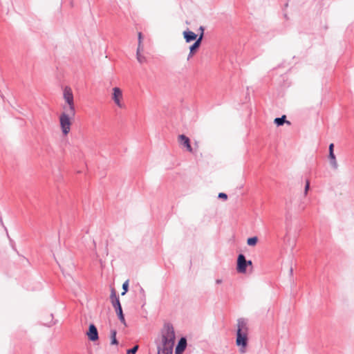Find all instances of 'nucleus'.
Segmentation results:
<instances>
[{
  "label": "nucleus",
  "mask_w": 354,
  "mask_h": 354,
  "mask_svg": "<svg viewBox=\"0 0 354 354\" xmlns=\"http://www.w3.org/2000/svg\"><path fill=\"white\" fill-rule=\"evenodd\" d=\"M328 158H329V161H330V164L331 167L334 169H337V167H338V164H337V162L336 160V157H335V153H329L328 154Z\"/></svg>",
  "instance_id": "f8f14e48"
},
{
  "label": "nucleus",
  "mask_w": 354,
  "mask_h": 354,
  "mask_svg": "<svg viewBox=\"0 0 354 354\" xmlns=\"http://www.w3.org/2000/svg\"><path fill=\"white\" fill-rule=\"evenodd\" d=\"M74 283L76 284L77 288H80V283L78 282H76L74 281Z\"/></svg>",
  "instance_id": "bb28decb"
},
{
  "label": "nucleus",
  "mask_w": 354,
  "mask_h": 354,
  "mask_svg": "<svg viewBox=\"0 0 354 354\" xmlns=\"http://www.w3.org/2000/svg\"><path fill=\"white\" fill-rule=\"evenodd\" d=\"M54 324V323H52L50 324H48V326H50L51 325Z\"/></svg>",
  "instance_id": "c85d7f7f"
},
{
  "label": "nucleus",
  "mask_w": 354,
  "mask_h": 354,
  "mask_svg": "<svg viewBox=\"0 0 354 354\" xmlns=\"http://www.w3.org/2000/svg\"><path fill=\"white\" fill-rule=\"evenodd\" d=\"M199 29H200V31H201V32H203V33L204 32V28L203 26H201Z\"/></svg>",
  "instance_id": "a878e982"
},
{
  "label": "nucleus",
  "mask_w": 354,
  "mask_h": 354,
  "mask_svg": "<svg viewBox=\"0 0 354 354\" xmlns=\"http://www.w3.org/2000/svg\"><path fill=\"white\" fill-rule=\"evenodd\" d=\"M218 197L219 198H223L224 200H226L227 198V195L225 193H219Z\"/></svg>",
  "instance_id": "5701e85b"
},
{
  "label": "nucleus",
  "mask_w": 354,
  "mask_h": 354,
  "mask_svg": "<svg viewBox=\"0 0 354 354\" xmlns=\"http://www.w3.org/2000/svg\"><path fill=\"white\" fill-rule=\"evenodd\" d=\"M290 273L291 274L292 273V268L290 269Z\"/></svg>",
  "instance_id": "c756f323"
},
{
  "label": "nucleus",
  "mask_w": 354,
  "mask_h": 354,
  "mask_svg": "<svg viewBox=\"0 0 354 354\" xmlns=\"http://www.w3.org/2000/svg\"><path fill=\"white\" fill-rule=\"evenodd\" d=\"M216 283H221V279H217V280H216Z\"/></svg>",
  "instance_id": "cd10ccee"
},
{
  "label": "nucleus",
  "mask_w": 354,
  "mask_h": 354,
  "mask_svg": "<svg viewBox=\"0 0 354 354\" xmlns=\"http://www.w3.org/2000/svg\"><path fill=\"white\" fill-rule=\"evenodd\" d=\"M138 48L140 50H143V46L142 44V32H139L138 34Z\"/></svg>",
  "instance_id": "f3484780"
},
{
  "label": "nucleus",
  "mask_w": 354,
  "mask_h": 354,
  "mask_svg": "<svg viewBox=\"0 0 354 354\" xmlns=\"http://www.w3.org/2000/svg\"><path fill=\"white\" fill-rule=\"evenodd\" d=\"M75 115V113H70L69 111H64L59 115L60 128L63 135L66 136L71 131V119Z\"/></svg>",
  "instance_id": "7ed1b4c3"
},
{
  "label": "nucleus",
  "mask_w": 354,
  "mask_h": 354,
  "mask_svg": "<svg viewBox=\"0 0 354 354\" xmlns=\"http://www.w3.org/2000/svg\"><path fill=\"white\" fill-rule=\"evenodd\" d=\"M246 263L247 260L245 259V256L243 254H240L237 258L236 266V270L239 273L244 274L246 272Z\"/></svg>",
  "instance_id": "0eeeda50"
},
{
  "label": "nucleus",
  "mask_w": 354,
  "mask_h": 354,
  "mask_svg": "<svg viewBox=\"0 0 354 354\" xmlns=\"http://www.w3.org/2000/svg\"><path fill=\"white\" fill-rule=\"evenodd\" d=\"M333 149H334V144L333 143L330 144L329 147H328L329 153H334Z\"/></svg>",
  "instance_id": "b1692460"
},
{
  "label": "nucleus",
  "mask_w": 354,
  "mask_h": 354,
  "mask_svg": "<svg viewBox=\"0 0 354 354\" xmlns=\"http://www.w3.org/2000/svg\"><path fill=\"white\" fill-rule=\"evenodd\" d=\"M128 288L129 281L127 280L122 284L123 292L121 293L122 295H124L127 293V292L128 291Z\"/></svg>",
  "instance_id": "6ab92c4d"
},
{
  "label": "nucleus",
  "mask_w": 354,
  "mask_h": 354,
  "mask_svg": "<svg viewBox=\"0 0 354 354\" xmlns=\"http://www.w3.org/2000/svg\"><path fill=\"white\" fill-rule=\"evenodd\" d=\"M257 241H258L257 237L253 236V237H250V238L248 239L247 243L248 245L253 246L257 244Z\"/></svg>",
  "instance_id": "a211bd4d"
},
{
  "label": "nucleus",
  "mask_w": 354,
  "mask_h": 354,
  "mask_svg": "<svg viewBox=\"0 0 354 354\" xmlns=\"http://www.w3.org/2000/svg\"><path fill=\"white\" fill-rule=\"evenodd\" d=\"M116 334H117V332L115 330H111V344H118V342L116 339Z\"/></svg>",
  "instance_id": "dca6fc26"
},
{
  "label": "nucleus",
  "mask_w": 354,
  "mask_h": 354,
  "mask_svg": "<svg viewBox=\"0 0 354 354\" xmlns=\"http://www.w3.org/2000/svg\"><path fill=\"white\" fill-rule=\"evenodd\" d=\"M138 349V346L136 345L132 348L129 349L127 352V354H135Z\"/></svg>",
  "instance_id": "412c9836"
},
{
  "label": "nucleus",
  "mask_w": 354,
  "mask_h": 354,
  "mask_svg": "<svg viewBox=\"0 0 354 354\" xmlns=\"http://www.w3.org/2000/svg\"><path fill=\"white\" fill-rule=\"evenodd\" d=\"M203 33L201 32V35H199V37L198 38H196V39H195V42L194 44H196V46H200L201 41L203 40Z\"/></svg>",
  "instance_id": "aec40b11"
},
{
  "label": "nucleus",
  "mask_w": 354,
  "mask_h": 354,
  "mask_svg": "<svg viewBox=\"0 0 354 354\" xmlns=\"http://www.w3.org/2000/svg\"><path fill=\"white\" fill-rule=\"evenodd\" d=\"M111 304L115 308V313L118 317L120 321L124 324L126 325V322L124 319V316L123 315L122 306L119 300V297L116 295V292L114 289L111 290V296H110Z\"/></svg>",
  "instance_id": "39448f33"
},
{
  "label": "nucleus",
  "mask_w": 354,
  "mask_h": 354,
  "mask_svg": "<svg viewBox=\"0 0 354 354\" xmlns=\"http://www.w3.org/2000/svg\"><path fill=\"white\" fill-rule=\"evenodd\" d=\"M310 188V182L308 180L306 181V185L304 188V194L306 195Z\"/></svg>",
  "instance_id": "4be33fe9"
},
{
  "label": "nucleus",
  "mask_w": 354,
  "mask_h": 354,
  "mask_svg": "<svg viewBox=\"0 0 354 354\" xmlns=\"http://www.w3.org/2000/svg\"><path fill=\"white\" fill-rule=\"evenodd\" d=\"M187 346V340L185 337H181L176 348V354H181Z\"/></svg>",
  "instance_id": "9b49d317"
},
{
  "label": "nucleus",
  "mask_w": 354,
  "mask_h": 354,
  "mask_svg": "<svg viewBox=\"0 0 354 354\" xmlns=\"http://www.w3.org/2000/svg\"><path fill=\"white\" fill-rule=\"evenodd\" d=\"M183 34L187 43L194 41L197 38V35L188 29L185 30Z\"/></svg>",
  "instance_id": "9d476101"
},
{
  "label": "nucleus",
  "mask_w": 354,
  "mask_h": 354,
  "mask_svg": "<svg viewBox=\"0 0 354 354\" xmlns=\"http://www.w3.org/2000/svg\"><path fill=\"white\" fill-rule=\"evenodd\" d=\"M175 339L173 325L165 323L160 331V339L156 341L158 354H172Z\"/></svg>",
  "instance_id": "f257e3e1"
},
{
  "label": "nucleus",
  "mask_w": 354,
  "mask_h": 354,
  "mask_svg": "<svg viewBox=\"0 0 354 354\" xmlns=\"http://www.w3.org/2000/svg\"><path fill=\"white\" fill-rule=\"evenodd\" d=\"M286 115H283L281 116V118H276L274 120V122L277 125V126H281L283 125L285 122L288 123V124H290V122L288 121H286Z\"/></svg>",
  "instance_id": "ddd939ff"
},
{
  "label": "nucleus",
  "mask_w": 354,
  "mask_h": 354,
  "mask_svg": "<svg viewBox=\"0 0 354 354\" xmlns=\"http://www.w3.org/2000/svg\"><path fill=\"white\" fill-rule=\"evenodd\" d=\"M199 48V46H196V44H193L190 47H189V53L188 55V57H187V60H189L192 56L195 53V51Z\"/></svg>",
  "instance_id": "2eb2a0df"
},
{
  "label": "nucleus",
  "mask_w": 354,
  "mask_h": 354,
  "mask_svg": "<svg viewBox=\"0 0 354 354\" xmlns=\"http://www.w3.org/2000/svg\"><path fill=\"white\" fill-rule=\"evenodd\" d=\"M63 97L67 105L63 106L64 111H69L70 113H75L74 97L71 87L65 86L63 89Z\"/></svg>",
  "instance_id": "20e7f679"
},
{
  "label": "nucleus",
  "mask_w": 354,
  "mask_h": 354,
  "mask_svg": "<svg viewBox=\"0 0 354 354\" xmlns=\"http://www.w3.org/2000/svg\"><path fill=\"white\" fill-rule=\"evenodd\" d=\"M252 261L249 260V261H247V263H246V266H252Z\"/></svg>",
  "instance_id": "393cba45"
},
{
  "label": "nucleus",
  "mask_w": 354,
  "mask_h": 354,
  "mask_svg": "<svg viewBox=\"0 0 354 354\" xmlns=\"http://www.w3.org/2000/svg\"><path fill=\"white\" fill-rule=\"evenodd\" d=\"M142 51V50H140L139 49H137L136 50V59L140 64L145 63L147 60L146 57L141 54Z\"/></svg>",
  "instance_id": "4468645a"
},
{
  "label": "nucleus",
  "mask_w": 354,
  "mask_h": 354,
  "mask_svg": "<svg viewBox=\"0 0 354 354\" xmlns=\"http://www.w3.org/2000/svg\"><path fill=\"white\" fill-rule=\"evenodd\" d=\"M122 99L123 94L122 90L118 87H114L113 88L112 100L119 108L124 107V104L122 102Z\"/></svg>",
  "instance_id": "423d86ee"
},
{
  "label": "nucleus",
  "mask_w": 354,
  "mask_h": 354,
  "mask_svg": "<svg viewBox=\"0 0 354 354\" xmlns=\"http://www.w3.org/2000/svg\"><path fill=\"white\" fill-rule=\"evenodd\" d=\"M178 141L180 143V145H183L185 147H186L187 150L189 152H193V149L190 145V140L188 137H187L185 135H180L178 136Z\"/></svg>",
  "instance_id": "1a4fd4ad"
},
{
  "label": "nucleus",
  "mask_w": 354,
  "mask_h": 354,
  "mask_svg": "<svg viewBox=\"0 0 354 354\" xmlns=\"http://www.w3.org/2000/svg\"><path fill=\"white\" fill-rule=\"evenodd\" d=\"M86 335L88 339L92 342H95L99 338L97 329L93 324L89 325L88 330L86 333Z\"/></svg>",
  "instance_id": "6e6552de"
},
{
  "label": "nucleus",
  "mask_w": 354,
  "mask_h": 354,
  "mask_svg": "<svg viewBox=\"0 0 354 354\" xmlns=\"http://www.w3.org/2000/svg\"><path fill=\"white\" fill-rule=\"evenodd\" d=\"M248 327L247 320L243 318H239L237 320V330L236 344L239 347V351L241 354L247 352L248 344Z\"/></svg>",
  "instance_id": "f03ea898"
}]
</instances>
